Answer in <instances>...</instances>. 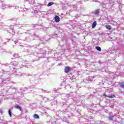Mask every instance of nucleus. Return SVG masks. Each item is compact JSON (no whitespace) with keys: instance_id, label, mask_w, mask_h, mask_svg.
<instances>
[{"instance_id":"nucleus-2","label":"nucleus","mask_w":124,"mask_h":124,"mask_svg":"<svg viewBox=\"0 0 124 124\" xmlns=\"http://www.w3.org/2000/svg\"><path fill=\"white\" fill-rule=\"evenodd\" d=\"M14 26H16V27H18L19 29H25L26 25H22L19 24H16L15 25H11L10 28L11 29V31L9 32L10 33L12 34H15V31H14Z\"/></svg>"},{"instance_id":"nucleus-11","label":"nucleus","mask_w":124,"mask_h":124,"mask_svg":"<svg viewBox=\"0 0 124 124\" xmlns=\"http://www.w3.org/2000/svg\"><path fill=\"white\" fill-rule=\"evenodd\" d=\"M26 1H28L30 4H33L34 0H26Z\"/></svg>"},{"instance_id":"nucleus-51","label":"nucleus","mask_w":124,"mask_h":124,"mask_svg":"<svg viewBox=\"0 0 124 124\" xmlns=\"http://www.w3.org/2000/svg\"><path fill=\"white\" fill-rule=\"evenodd\" d=\"M74 77V78H75L74 76L73 77V78Z\"/></svg>"},{"instance_id":"nucleus-50","label":"nucleus","mask_w":124,"mask_h":124,"mask_svg":"<svg viewBox=\"0 0 124 124\" xmlns=\"http://www.w3.org/2000/svg\"><path fill=\"white\" fill-rule=\"evenodd\" d=\"M17 33L19 34V32H17Z\"/></svg>"},{"instance_id":"nucleus-28","label":"nucleus","mask_w":124,"mask_h":124,"mask_svg":"<svg viewBox=\"0 0 124 124\" xmlns=\"http://www.w3.org/2000/svg\"><path fill=\"white\" fill-rule=\"evenodd\" d=\"M120 87H121V88H124V82L120 83Z\"/></svg>"},{"instance_id":"nucleus-29","label":"nucleus","mask_w":124,"mask_h":124,"mask_svg":"<svg viewBox=\"0 0 124 124\" xmlns=\"http://www.w3.org/2000/svg\"><path fill=\"white\" fill-rule=\"evenodd\" d=\"M56 53H57V51L55 50H51V54H54V55L56 54Z\"/></svg>"},{"instance_id":"nucleus-3","label":"nucleus","mask_w":124,"mask_h":124,"mask_svg":"<svg viewBox=\"0 0 124 124\" xmlns=\"http://www.w3.org/2000/svg\"><path fill=\"white\" fill-rule=\"evenodd\" d=\"M15 70H16V69L14 68L13 70L12 71V72H10V71L8 72H4L3 70L2 71V72H3L4 74H6V75H12V74H16V73L15 72Z\"/></svg>"},{"instance_id":"nucleus-27","label":"nucleus","mask_w":124,"mask_h":124,"mask_svg":"<svg viewBox=\"0 0 124 124\" xmlns=\"http://www.w3.org/2000/svg\"><path fill=\"white\" fill-rule=\"evenodd\" d=\"M96 49L97 51H101V48L99 46H96Z\"/></svg>"},{"instance_id":"nucleus-32","label":"nucleus","mask_w":124,"mask_h":124,"mask_svg":"<svg viewBox=\"0 0 124 124\" xmlns=\"http://www.w3.org/2000/svg\"><path fill=\"white\" fill-rule=\"evenodd\" d=\"M11 65H10V64H8V63H6V64H5V66H9V67H11Z\"/></svg>"},{"instance_id":"nucleus-33","label":"nucleus","mask_w":124,"mask_h":124,"mask_svg":"<svg viewBox=\"0 0 124 124\" xmlns=\"http://www.w3.org/2000/svg\"><path fill=\"white\" fill-rule=\"evenodd\" d=\"M88 112H90L91 113H93V110L92 109H88Z\"/></svg>"},{"instance_id":"nucleus-49","label":"nucleus","mask_w":124,"mask_h":124,"mask_svg":"<svg viewBox=\"0 0 124 124\" xmlns=\"http://www.w3.org/2000/svg\"><path fill=\"white\" fill-rule=\"evenodd\" d=\"M4 124H6V122H5Z\"/></svg>"},{"instance_id":"nucleus-30","label":"nucleus","mask_w":124,"mask_h":124,"mask_svg":"<svg viewBox=\"0 0 124 124\" xmlns=\"http://www.w3.org/2000/svg\"><path fill=\"white\" fill-rule=\"evenodd\" d=\"M108 97H109V98H113L115 97V95H109V96H108Z\"/></svg>"},{"instance_id":"nucleus-14","label":"nucleus","mask_w":124,"mask_h":124,"mask_svg":"<svg viewBox=\"0 0 124 124\" xmlns=\"http://www.w3.org/2000/svg\"><path fill=\"white\" fill-rule=\"evenodd\" d=\"M96 27V21H94L92 24V29H94V27Z\"/></svg>"},{"instance_id":"nucleus-37","label":"nucleus","mask_w":124,"mask_h":124,"mask_svg":"<svg viewBox=\"0 0 124 124\" xmlns=\"http://www.w3.org/2000/svg\"><path fill=\"white\" fill-rule=\"evenodd\" d=\"M44 93H49V91H44Z\"/></svg>"},{"instance_id":"nucleus-18","label":"nucleus","mask_w":124,"mask_h":124,"mask_svg":"<svg viewBox=\"0 0 124 124\" xmlns=\"http://www.w3.org/2000/svg\"><path fill=\"white\" fill-rule=\"evenodd\" d=\"M99 14V10H96L94 11L95 15H98Z\"/></svg>"},{"instance_id":"nucleus-46","label":"nucleus","mask_w":124,"mask_h":124,"mask_svg":"<svg viewBox=\"0 0 124 124\" xmlns=\"http://www.w3.org/2000/svg\"><path fill=\"white\" fill-rule=\"evenodd\" d=\"M75 98H74L73 100H75Z\"/></svg>"},{"instance_id":"nucleus-16","label":"nucleus","mask_w":124,"mask_h":124,"mask_svg":"<svg viewBox=\"0 0 124 124\" xmlns=\"http://www.w3.org/2000/svg\"><path fill=\"white\" fill-rule=\"evenodd\" d=\"M13 57H14V58H15V59H16V58H19V54L15 53L13 55Z\"/></svg>"},{"instance_id":"nucleus-12","label":"nucleus","mask_w":124,"mask_h":124,"mask_svg":"<svg viewBox=\"0 0 124 124\" xmlns=\"http://www.w3.org/2000/svg\"><path fill=\"white\" fill-rule=\"evenodd\" d=\"M69 97H72V93L67 94L66 96H65V99H66L67 98H69Z\"/></svg>"},{"instance_id":"nucleus-47","label":"nucleus","mask_w":124,"mask_h":124,"mask_svg":"<svg viewBox=\"0 0 124 124\" xmlns=\"http://www.w3.org/2000/svg\"><path fill=\"white\" fill-rule=\"evenodd\" d=\"M65 105H66V104H64V105H63V106H65Z\"/></svg>"},{"instance_id":"nucleus-22","label":"nucleus","mask_w":124,"mask_h":124,"mask_svg":"<svg viewBox=\"0 0 124 124\" xmlns=\"http://www.w3.org/2000/svg\"><path fill=\"white\" fill-rule=\"evenodd\" d=\"M63 122H65V123H67V124H68V120H67V119H66V118H63L62 119Z\"/></svg>"},{"instance_id":"nucleus-17","label":"nucleus","mask_w":124,"mask_h":124,"mask_svg":"<svg viewBox=\"0 0 124 124\" xmlns=\"http://www.w3.org/2000/svg\"><path fill=\"white\" fill-rule=\"evenodd\" d=\"M34 119H39V116L36 114L33 115Z\"/></svg>"},{"instance_id":"nucleus-10","label":"nucleus","mask_w":124,"mask_h":124,"mask_svg":"<svg viewBox=\"0 0 124 124\" xmlns=\"http://www.w3.org/2000/svg\"><path fill=\"white\" fill-rule=\"evenodd\" d=\"M71 8H72L74 10H77V6L75 5H71Z\"/></svg>"},{"instance_id":"nucleus-42","label":"nucleus","mask_w":124,"mask_h":124,"mask_svg":"<svg viewBox=\"0 0 124 124\" xmlns=\"http://www.w3.org/2000/svg\"><path fill=\"white\" fill-rule=\"evenodd\" d=\"M103 96H106V93H104Z\"/></svg>"},{"instance_id":"nucleus-20","label":"nucleus","mask_w":124,"mask_h":124,"mask_svg":"<svg viewBox=\"0 0 124 124\" xmlns=\"http://www.w3.org/2000/svg\"><path fill=\"white\" fill-rule=\"evenodd\" d=\"M9 21H17V20H18V18L13 17V18H11V19H9Z\"/></svg>"},{"instance_id":"nucleus-24","label":"nucleus","mask_w":124,"mask_h":124,"mask_svg":"<svg viewBox=\"0 0 124 124\" xmlns=\"http://www.w3.org/2000/svg\"><path fill=\"white\" fill-rule=\"evenodd\" d=\"M53 4H54V2H50L48 3L47 6H51V5H53Z\"/></svg>"},{"instance_id":"nucleus-35","label":"nucleus","mask_w":124,"mask_h":124,"mask_svg":"<svg viewBox=\"0 0 124 124\" xmlns=\"http://www.w3.org/2000/svg\"><path fill=\"white\" fill-rule=\"evenodd\" d=\"M18 9H19V7H18V6H16V7H15V8H14V9H15V10Z\"/></svg>"},{"instance_id":"nucleus-36","label":"nucleus","mask_w":124,"mask_h":124,"mask_svg":"<svg viewBox=\"0 0 124 124\" xmlns=\"http://www.w3.org/2000/svg\"><path fill=\"white\" fill-rule=\"evenodd\" d=\"M0 113L1 114H3V112H2V110L0 109Z\"/></svg>"},{"instance_id":"nucleus-45","label":"nucleus","mask_w":124,"mask_h":124,"mask_svg":"<svg viewBox=\"0 0 124 124\" xmlns=\"http://www.w3.org/2000/svg\"><path fill=\"white\" fill-rule=\"evenodd\" d=\"M42 93H43V92H44V91H43V90H41Z\"/></svg>"},{"instance_id":"nucleus-52","label":"nucleus","mask_w":124,"mask_h":124,"mask_svg":"<svg viewBox=\"0 0 124 124\" xmlns=\"http://www.w3.org/2000/svg\"><path fill=\"white\" fill-rule=\"evenodd\" d=\"M7 92H8V90H7Z\"/></svg>"},{"instance_id":"nucleus-41","label":"nucleus","mask_w":124,"mask_h":124,"mask_svg":"<svg viewBox=\"0 0 124 124\" xmlns=\"http://www.w3.org/2000/svg\"><path fill=\"white\" fill-rule=\"evenodd\" d=\"M78 3H79V4L82 3V1H78Z\"/></svg>"},{"instance_id":"nucleus-44","label":"nucleus","mask_w":124,"mask_h":124,"mask_svg":"<svg viewBox=\"0 0 124 124\" xmlns=\"http://www.w3.org/2000/svg\"><path fill=\"white\" fill-rule=\"evenodd\" d=\"M29 67H31V66L30 65L29 67H27L28 68H29Z\"/></svg>"},{"instance_id":"nucleus-25","label":"nucleus","mask_w":124,"mask_h":124,"mask_svg":"<svg viewBox=\"0 0 124 124\" xmlns=\"http://www.w3.org/2000/svg\"><path fill=\"white\" fill-rule=\"evenodd\" d=\"M38 27L39 26H38V25H37L33 26V27L34 28V30H37V29H38Z\"/></svg>"},{"instance_id":"nucleus-1","label":"nucleus","mask_w":124,"mask_h":124,"mask_svg":"<svg viewBox=\"0 0 124 124\" xmlns=\"http://www.w3.org/2000/svg\"><path fill=\"white\" fill-rule=\"evenodd\" d=\"M5 84L7 85V88H10V89H14L15 91L17 90V88L14 87L13 85L14 84V82L11 81L9 78H0V87H3Z\"/></svg>"},{"instance_id":"nucleus-21","label":"nucleus","mask_w":124,"mask_h":124,"mask_svg":"<svg viewBox=\"0 0 124 124\" xmlns=\"http://www.w3.org/2000/svg\"><path fill=\"white\" fill-rule=\"evenodd\" d=\"M43 100L45 102H47V101H49V99L47 98L46 97H44L43 98Z\"/></svg>"},{"instance_id":"nucleus-7","label":"nucleus","mask_w":124,"mask_h":124,"mask_svg":"<svg viewBox=\"0 0 124 124\" xmlns=\"http://www.w3.org/2000/svg\"><path fill=\"white\" fill-rule=\"evenodd\" d=\"M114 118H115V115H114L113 114H111V113H109V115L108 117L109 120H110V121H113Z\"/></svg>"},{"instance_id":"nucleus-6","label":"nucleus","mask_w":124,"mask_h":124,"mask_svg":"<svg viewBox=\"0 0 124 124\" xmlns=\"http://www.w3.org/2000/svg\"><path fill=\"white\" fill-rule=\"evenodd\" d=\"M54 20L56 23H59L60 22V17L58 16H56L54 17Z\"/></svg>"},{"instance_id":"nucleus-54","label":"nucleus","mask_w":124,"mask_h":124,"mask_svg":"<svg viewBox=\"0 0 124 124\" xmlns=\"http://www.w3.org/2000/svg\"><path fill=\"white\" fill-rule=\"evenodd\" d=\"M26 40H28V39H26Z\"/></svg>"},{"instance_id":"nucleus-9","label":"nucleus","mask_w":124,"mask_h":124,"mask_svg":"<svg viewBox=\"0 0 124 124\" xmlns=\"http://www.w3.org/2000/svg\"><path fill=\"white\" fill-rule=\"evenodd\" d=\"M18 63L17 62H13L10 63V65H18Z\"/></svg>"},{"instance_id":"nucleus-43","label":"nucleus","mask_w":124,"mask_h":124,"mask_svg":"<svg viewBox=\"0 0 124 124\" xmlns=\"http://www.w3.org/2000/svg\"><path fill=\"white\" fill-rule=\"evenodd\" d=\"M3 1V0H0V2H2Z\"/></svg>"},{"instance_id":"nucleus-8","label":"nucleus","mask_w":124,"mask_h":124,"mask_svg":"<svg viewBox=\"0 0 124 124\" xmlns=\"http://www.w3.org/2000/svg\"><path fill=\"white\" fill-rule=\"evenodd\" d=\"M70 70V67H69V66L65 67L64 68V72L65 73H68Z\"/></svg>"},{"instance_id":"nucleus-34","label":"nucleus","mask_w":124,"mask_h":124,"mask_svg":"<svg viewBox=\"0 0 124 124\" xmlns=\"http://www.w3.org/2000/svg\"><path fill=\"white\" fill-rule=\"evenodd\" d=\"M2 26H4V23H0V27H2Z\"/></svg>"},{"instance_id":"nucleus-5","label":"nucleus","mask_w":124,"mask_h":124,"mask_svg":"<svg viewBox=\"0 0 124 124\" xmlns=\"http://www.w3.org/2000/svg\"><path fill=\"white\" fill-rule=\"evenodd\" d=\"M12 41L15 43V44H21L22 41L21 40H17L16 39H13Z\"/></svg>"},{"instance_id":"nucleus-19","label":"nucleus","mask_w":124,"mask_h":124,"mask_svg":"<svg viewBox=\"0 0 124 124\" xmlns=\"http://www.w3.org/2000/svg\"><path fill=\"white\" fill-rule=\"evenodd\" d=\"M106 28L107 30H109V31L111 29V27L109 25H106Z\"/></svg>"},{"instance_id":"nucleus-53","label":"nucleus","mask_w":124,"mask_h":124,"mask_svg":"<svg viewBox=\"0 0 124 124\" xmlns=\"http://www.w3.org/2000/svg\"><path fill=\"white\" fill-rule=\"evenodd\" d=\"M68 87H69V85H68Z\"/></svg>"},{"instance_id":"nucleus-48","label":"nucleus","mask_w":124,"mask_h":124,"mask_svg":"<svg viewBox=\"0 0 124 124\" xmlns=\"http://www.w3.org/2000/svg\"><path fill=\"white\" fill-rule=\"evenodd\" d=\"M71 88H72V87H70V89H71Z\"/></svg>"},{"instance_id":"nucleus-23","label":"nucleus","mask_w":124,"mask_h":124,"mask_svg":"<svg viewBox=\"0 0 124 124\" xmlns=\"http://www.w3.org/2000/svg\"><path fill=\"white\" fill-rule=\"evenodd\" d=\"M8 114H9L10 117H12V113H11V110L9 109Z\"/></svg>"},{"instance_id":"nucleus-40","label":"nucleus","mask_w":124,"mask_h":124,"mask_svg":"<svg viewBox=\"0 0 124 124\" xmlns=\"http://www.w3.org/2000/svg\"><path fill=\"white\" fill-rule=\"evenodd\" d=\"M53 91H54V92H55V91H57V89L54 88V89H53Z\"/></svg>"},{"instance_id":"nucleus-39","label":"nucleus","mask_w":124,"mask_h":124,"mask_svg":"<svg viewBox=\"0 0 124 124\" xmlns=\"http://www.w3.org/2000/svg\"><path fill=\"white\" fill-rule=\"evenodd\" d=\"M34 13H37V11L35 10V11H34Z\"/></svg>"},{"instance_id":"nucleus-55","label":"nucleus","mask_w":124,"mask_h":124,"mask_svg":"<svg viewBox=\"0 0 124 124\" xmlns=\"http://www.w3.org/2000/svg\"><path fill=\"white\" fill-rule=\"evenodd\" d=\"M66 86L65 87V88L66 87Z\"/></svg>"},{"instance_id":"nucleus-38","label":"nucleus","mask_w":124,"mask_h":124,"mask_svg":"<svg viewBox=\"0 0 124 124\" xmlns=\"http://www.w3.org/2000/svg\"><path fill=\"white\" fill-rule=\"evenodd\" d=\"M110 107H111V108H114V105H111Z\"/></svg>"},{"instance_id":"nucleus-13","label":"nucleus","mask_w":124,"mask_h":124,"mask_svg":"<svg viewBox=\"0 0 124 124\" xmlns=\"http://www.w3.org/2000/svg\"><path fill=\"white\" fill-rule=\"evenodd\" d=\"M15 109H17L18 110H20V111H22V108L19 106H15Z\"/></svg>"},{"instance_id":"nucleus-26","label":"nucleus","mask_w":124,"mask_h":124,"mask_svg":"<svg viewBox=\"0 0 124 124\" xmlns=\"http://www.w3.org/2000/svg\"><path fill=\"white\" fill-rule=\"evenodd\" d=\"M42 5H43V4H36V6H39L40 7V8H41V7L42 6Z\"/></svg>"},{"instance_id":"nucleus-4","label":"nucleus","mask_w":124,"mask_h":124,"mask_svg":"<svg viewBox=\"0 0 124 124\" xmlns=\"http://www.w3.org/2000/svg\"><path fill=\"white\" fill-rule=\"evenodd\" d=\"M94 77H88L85 79H84V81L85 82H92L93 80L94 81Z\"/></svg>"},{"instance_id":"nucleus-31","label":"nucleus","mask_w":124,"mask_h":124,"mask_svg":"<svg viewBox=\"0 0 124 124\" xmlns=\"http://www.w3.org/2000/svg\"><path fill=\"white\" fill-rule=\"evenodd\" d=\"M67 108L66 109H65V110H63V111H62V113L63 114H66V111H67Z\"/></svg>"},{"instance_id":"nucleus-15","label":"nucleus","mask_w":124,"mask_h":124,"mask_svg":"<svg viewBox=\"0 0 124 124\" xmlns=\"http://www.w3.org/2000/svg\"><path fill=\"white\" fill-rule=\"evenodd\" d=\"M8 7V6L5 4H2V6H1V8H3V9L7 8Z\"/></svg>"}]
</instances>
